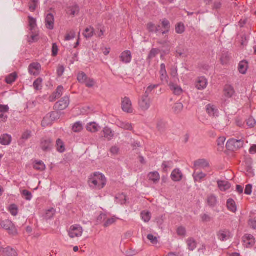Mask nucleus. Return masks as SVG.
I'll list each match as a JSON object with an SVG mask.
<instances>
[{
  "label": "nucleus",
  "mask_w": 256,
  "mask_h": 256,
  "mask_svg": "<svg viewBox=\"0 0 256 256\" xmlns=\"http://www.w3.org/2000/svg\"><path fill=\"white\" fill-rule=\"evenodd\" d=\"M210 166L208 162L205 159H199L194 162L195 169L198 168H204Z\"/></svg>",
  "instance_id": "16"
},
{
  "label": "nucleus",
  "mask_w": 256,
  "mask_h": 256,
  "mask_svg": "<svg viewBox=\"0 0 256 256\" xmlns=\"http://www.w3.org/2000/svg\"><path fill=\"white\" fill-rule=\"evenodd\" d=\"M184 106L180 102H177L174 105L172 110L176 114H178L182 110Z\"/></svg>",
  "instance_id": "40"
},
{
  "label": "nucleus",
  "mask_w": 256,
  "mask_h": 256,
  "mask_svg": "<svg viewBox=\"0 0 256 256\" xmlns=\"http://www.w3.org/2000/svg\"><path fill=\"white\" fill-rule=\"evenodd\" d=\"M173 166L172 161H164L163 162L162 167L164 172H167L168 169H170Z\"/></svg>",
  "instance_id": "46"
},
{
  "label": "nucleus",
  "mask_w": 256,
  "mask_h": 256,
  "mask_svg": "<svg viewBox=\"0 0 256 256\" xmlns=\"http://www.w3.org/2000/svg\"><path fill=\"white\" fill-rule=\"evenodd\" d=\"M162 28L164 29V30L162 32V34H164L168 32L170 28V22L168 20L164 18L162 20Z\"/></svg>",
  "instance_id": "32"
},
{
  "label": "nucleus",
  "mask_w": 256,
  "mask_h": 256,
  "mask_svg": "<svg viewBox=\"0 0 256 256\" xmlns=\"http://www.w3.org/2000/svg\"><path fill=\"white\" fill-rule=\"evenodd\" d=\"M83 231L82 228L80 225L74 224L70 227L68 232V235L70 238H74L81 236Z\"/></svg>",
  "instance_id": "4"
},
{
  "label": "nucleus",
  "mask_w": 256,
  "mask_h": 256,
  "mask_svg": "<svg viewBox=\"0 0 256 256\" xmlns=\"http://www.w3.org/2000/svg\"><path fill=\"white\" fill-rule=\"evenodd\" d=\"M151 101L150 98H140L138 101V106L142 110H147L150 106Z\"/></svg>",
  "instance_id": "10"
},
{
  "label": "nucleus",
  "mask_w": 256,
  "mask_h": 256,
  "mask_svg": "<svg viewBox=\"0 0 256 256\" xmlns=\"http://www.w3.org/2000/svg\"><path fill=\"white\" fill-rule=\"evenodd\" d=\"M185 27L183 24L178 23L176 26V32L178 34H182L184 32Z\"/></svg>",
  "instance_id": "50"
},
{
  "label": "nucleus",
  "mask_w": 256,
  "mask_h": 256,
  "mask_svg": "<svg viewBox=\"0 0 256 256\" xmlns=\"http://www.w3.org/2000/svg\"><path fill=\"white\" fill-rule=\"evenodd\" d=\"M46 26L47 28L52 30L54 27V15L49 13L46 16Z\"/></svg>",
  "instance_id": "14"
},
{
  "label": "nucleus",
  "mask_w": 256,
  "mask_h": 256,
  "mask_svg": "<svg viewBox=\"0 0 256 256\" xmlns=\"http://www.w3.org/2000/svg\"><path fill=\"white\" fill-rule=\"evenodd\" d=\"M116 221V219L114 218H110L108 219L104 222V227H108L112 224H114Z\"/></svg>",
  "instance_id": "63"
},
{
  "label": "nucleus",
  "mask_w": 256,
  "mask_h": 256,
  "mask_svg": "<svg viewBox=\"0 0 256 256\" xmlns=\"http://www.w3.org/2000/svg\"><path fill=\"white\" fill-rule=\"evenodd\" d=\"M88 78L84 72H81L78 74V80L79 82L84 84V82Z\"/></svg>",
  "instance_id": "55"
},
{
  "label": "nucleus",
  "mask_w": 256,
  "mask_h": 256,
  "mask_svg": "<svg viewBox=\"0 0 256 256\" xmlns=\"http://www.w3.org/2000/svg\"><path fill=\"white\" fill-rule=\"evenodd\" d=\"M244 241L246 243V248L252 247L255 244V238L250 234H246L244 236Z\"/></svg>",
  "instance_id": "15"
},
{
  "label": "nucleus",
  "mask_w": 256,
  "mask_h": 256,
  "mask_svg": "<svg viewBox=\"0 0 256 256\" xmlns=\"http://www.w3.org/2000/svg\"><path fill=\"white\" fill-rule=\"evenodd\" d=\"M148 178L154 184L158 183L160 180V174L157 172H150L148 175Z\"/></svg>",
  "instance_id": "22"
},
{
  "label": "nucleus",
  "mask_w": 256,
  "mask_h": 256,
  "mask_svg": "<svg viewBox=\"0 0 256 256\" xmlns=\"http://www.w3.org/2000/svg\"><path fill=\"white\" fill-rule=\"evenodd\" d=\"M21 194L26 200H30L32 198V192L26 190L21 191Z\"/></svg>",
  "instance_id": "45"
},
{
  "label": "nucleus",
  "mask_w": 256,
  "mask_h": 256,
  "mask_svg": "<svg viewBox=\"0 0 256 256\" xmlns=\"http://www.w3.org/2000/svg\"><path fill=\"white\" fill-rule=\"evenodd\" d=\"M52 144L51 138H44L41 140L40 148L44 152H50L52 150Z\"/></svg>",
  "instance_id": "7"
},
{
  "label": "nucleus",
  "mask_w": 256,
  "mask_h": 256,
  "mask_svg": "<svg viewBox=\"0 0 256 256\" xmlns=\"http://www.w3.org/2000/svg\"><path fill=\"white\" fill-rule=\"evenodd\" d=\"M32 136L31 132L30 130H26L25 132L22 136V140L26 141L29 139Z\"/></svg>",
  "instance_id": "61"
},
{
  "label": "nucleus",
  "mask_w": 256,
  "mask_h": 256,
  "mask_svg": "<svg viewBox=\"0 0 256 256\" xmlns=\"http://www.w3.org/2000/svg\"><path fill=\"white\" fill-rule=\"evenodd\" d=\"M17 77L16 73L12 72L6 78V82L8 84H12L15 82Z\"/></svg>",
  "instance_id": "37"
},
{
  "label": "nucleus",
  "mask_w": 256,
  "mask_h": 256,
  "mask_svg": "<svg viewBox=\"0 0 256 256\" xmlns=\"http://www.w3.org/2000/svg\"><path fill=\"white\" fill-rule=\"evenodd\" d=\"M83 125L82 122H78L74 123L72 126V130L75 132H80L83 128Z\"/></svg>",
  "instance_id": "43"
},
{
  "label": "nucleus",
  "mask_w": 256,
  "mask_h": 256,
  "mask_svg": "<svg viewBox=\"0 0 256 256\" xmlns=\"http://www.w3.org/2000/svg\"><path fill=\"white\" fill-rule=\"evenodd\" d=\"M147 238L152 244H157L158 242V238L156 236H154L152 234H148L147 236Z\"/></svg>",
  "instance_id": "59"
},
{
  "label": "nucleus",
  "mask_w": 256,
  "mask_h": 256,
  "mask_svg": "<svg viewBox=\"0 0 256 256\" xmlns=\"http://www.w3.org/2000/svg\"><path fill=\"white\" fill-rule=\"evenodd\" d=\"M230 60V54L226 50L223 51L220 60L222 65L226 64Z\"/></svg>",
  "instance_id": "28"
},
{
  "label": "nucleus",
  "mask_w": 256,
  "mask_h": 256,
  "mask_svg": "<svg viewBox=\"0 0 256 256\" xmlns=\"http://www.w3.org/2000/svg\"><path fill=\"white\" fill-rule=\"evenodd\" d=\"M230 232L228 230L222 229L217 232L218 239L221 242H226L230 238Z\"/></svg>",
  "instance_id": "9"
},
{
  "label": "nucleus",
  "mask_w": 256,
  "mask_h": 256,
  "mask_svg": "<svg viewBox=\"0 0 256 256\" xmlns=\"http://www.w3.org/2000/svg\"><path fill=\"white\" fill-rule=\"evenodd\" d=\"M226 207L228 210L232 212L237 211V207L234 200L232 198H229L226 202Z\"/></svg>",
  "instance_id": "24"
},
{
  "label": "nucleus",
  "mask_w": 256,
  "mask_h": 256,
  "mask_svg": "<svg viewBox=\"0 0 256 256\" xmlns=\"http://www.w3.org/2000/svg\"><path fill=\"white\" fill-rule=\"evenodd\" d=\"M56 148L58 152H64V143L61 139L58 138L56 140Z\"/></svg>",
  "instance_id": "42"
},
{
  "label": "nucleus",
  "mask_w": 256,
  "mask_h": 256,
  "mask_svg": "<svg viewBox=\"0 0 256 256\" xmlns=\"http://www.w3.org/2000/svg\"><path fill=\"white\" fill-rule=\"evenodd\" d=\"M244 140L232 138L229 140L226 144V148L228 150L232 151L237 150L243 147Z\"/></svg>",
  "instance_id": "3"
},
{
  "label": "nucleus",
  "mask_w": 256,
  "mask_h": 256,
  "mask_svg": "<svg viewBox=\"0 0 256 256\" xmlns=\"http://www.w3.org/2000/svg\"><path fill=\"white\" fill-rule=\"evenodd\" d=\"M58 115V112H52L47 114L45 117L44 118L42 122V126L43 127H46L50 126L53 122L56 120Z\"/></svg>",
  "instance_id": "5"
},
{
  "label": "nucleus",
  "mask_w": 256,
  "mask_h": 256,
  "mask_svg": "<svg viewBox=\"0 0 256 256\" xmlns=\"http://www.w3.org/2000/svg\"><path fill=\"white\" fill-rule=\"evenodd\" d=\"M170 89L172 92L173 94L176 96H180L182 92V90L181 87L176 84L170 82L168 84Z\"/></svg>",
  "instance_id": "17"
},
{
  "label": "nucleus",
  "mask_w": 256,
  "mask_h": 256,
  "mask_svg": "<svg viewBox=\"0 0 256 256\" xmlns=\"http://www.w3.org/2000/svg\"><path fill=\"white\" fill-rule=\"evenodd\" d=\"M218 186L220 189L222 191H225L230 188V184L226 181L218 180Z\"/></svg>",
  "instance_id": "30"
},
{
  "label": "nucleus",
  "mask_w": 256,
  "mask_h": 256,
  "mask_svg": "<svg viewBox=\"0 0 256 256\" xmlns=\"http://www.w3.org/2000/svg\"><path fill=\"white\" fill-rule=\"evenodd\" d=\"M122 108L123 111L128 113H132L133 109L132 104L130 99L128 98L125 97L122 102Z\"/></svg>",
  "instance_id": "8"
},
{
  "label": "nucleus",
  "mask_w": 256,
  "mask_h": 256,
  "mask_svg": "<svg viewBox=\"0 0 256 256\" xmlns=\"http://www.w3.org/2000/svg\"><path fill=\"white\" fill-rule=\"evenodd\" d=\"M33 168L37 170L42 172L46 169V165L42 160H35L33 162Z\"/></svg>",
  "instance_id": "26"
},
{
  "label": "nucleus",
  "mask_w": 256,
  "mask_h": 256,
  "mask_svg": "<svg viewBox=\"0 0 256 256\" xmlns=\"http://www.w3.org/2000/svg\"><path fill=\"white\" fill-rule=\"evenodd\" d=\"M116 198L118 200V202L121 204H126L128 200L126 196L124 194H118L116 196Z\"/></svg>",
  "instance_id": "44"
},
{
  "label": "nucleus",
  "mask_w": 256,
  "mask_h": 256,
  "mask_svg": "<svg viewBox=\"0 0 256 256\" xmlns=\"http://www.w3.org/2000/svg\"><path fill=\"white\" fill-rule=\"evenodd\" d=\"M30 38L28 40V42L30 43L34 42L38 40V35L36 34H34V30L32 32H30Z\"/></svg>",
  "instance_id": "56"
},
{
  "label": "nucleus",
  "mask_w": 256,
  "mask_h": 256,
  "mask_svg": "<svg viewBox=\"0 0 256 256\" xmlns=\"http://www.w3.org/2000/svg\"><path fill=\"white\" fill-rule=\"evenodd\" d=\"M94 32V28L92 26H90L85 28L83 32V36L86 38H90L93 36Z\"/></svg>",
  "instance_id": "27"
},
{
  "label": "nucleus",
  "mask_w": 256,
  "mask_h": 256,
  "mask_svg": "<svg viewBox=\"0 0 256 256\" xmlns=\"http://www.w3.org/2000/svg\"><path fill=\"white\" fill-rule=\"evenodd\" d=\"M208 84V82L206 79L204 77L199 78L196 82V86L200 90H202L204 89Z\"/></svg>",
  "instance_id": "18"
},
{
  "label": "nucleus",
  "mask_w": 256,
  "mask_h": 256,
  "mask_svg": "<svg viewBox=\"0 0 256 256\" xmlns=\"http://www.w3.org/2000/svg\"><path fill=\"white\" fill-rule=\"evenodd\" d=\"M207 202L209 206L214 207L217 204L216 197L213 194L208 196L207 198Z\"/></svg>",
  "instance_id": "33"
},
{
  "label": "nucleus",
  "mask_w": 256,
  "mask_h": 256,
  "mask_svg": "<svg viewBox=\"0 0 256 256\" xmlns=\"http://www.w3.org/2000/svg\"><path fill=\"white\" fill-rule=\"evenodd\" d=\"M12 142V136L8 134H4L0 138V143L3 146H8Z\"/></svg>",
  "instance_id": "23"
},
{
  "label": "nucleus",
  "mask_w": 256,
  "mask_h": 256,
  "mask_svg": "<svg viewBox=\"0 0 256 256\" xmlns=\"http://www.w3.org/2000/svg\"><path fill=\"white\" fill-rule=\"evenodd\" d=\"M2 252L4 256H18V254L16 250L10 246L2 248Z\"/></svg>",
  "instance_id": "21"
},
{
  "label": "nucleus",
  "mask_w": 256,
  "mask_h": 256,
  "mask_svg": "<svg viewBox=\"0 0 256 256\" xmlns=\"http://www.w3.org/2000/svg\"><path fill=\"white\" fill-rule=\"evenodd\" d=\"M224 96L228 98H232L235 93L234 88L229 84H226L224 86Z\"/></svg>",
  "instance_id": "19"
},
{
  "label": "nucleus",
  "mask_w": 256,
  "mask_h": 256,
  "mask_svg": "<svg viewBox=\"0 0 256 256\" xmlns=\"http://www.w3.org/2000/svg\"><path fill=\"white\" fill-rule=\"evenodd\" d=\"M18 208L16 205L13 204H11L9 208V212L12 215L16 216L18 214Z\"/></svg>",
  "instance_id": "53"
},
{
  "label": "nucleus",
  "mask_w": 256,
  "mask_h": 256,
  "mask_svg": "<svg viewBox=\"0 0 256 256\" xmlns=\"http://www.w3.org/2000/svg\"><path fill=\"white\" fill-rule=\"evenodd\" d=\"M206 174L202 172H196L193 174V177L195 182H201L202 180L206 176Z\"/></svg>",
  "instance_id": "36"
},
{
  "label": "nucleus",
  "mask_w": 256,
  "mask_h": 256,
  "mask_svg": "<svg viewBox=\"0 0 256 256\" xmlns=\"http://www.w3.org/2000/svg\"><path fill=\"white\" fill-rule=\"evenodd\" d=\"M28 26L30 27V30L31 32H32L33 30H35V28L36 27V20L35 18L31 16H28Z\"/></svg>",
  "instance_id": "34"
},
{
  "label": "nucleus",
  "mask_w": 256,
  "mask_h": 256,
  "mask_svg": "<svg viewBox=\"0 0 256 256\" xmlns=\"http://www.w3.org/2000/svg\"><path fill=\"white\" fill-rule=\"evenodd\" d=\"M41 69V66L38 63H32L28 66V72L30 74L34 76L39 74Z\"/></svg>",
  "instance_id": "12"
},
{
  "label": "nucleus",
  "mask_w": 256,
  "mask_h": 256,
  "mask_svg": "<svg viewBox=\"0 0 256 256\" xmlns=\"http://www.w3.org/2000/svg\"><path fill=\"white\" fill-rule=\"evenodd\" d=\"M256 124V120L252 117L249 118L246 120V124L248 126H249L250 128H254L255 125Z\"/></svg>",
  "instance_id": "57"
},
{
  "label": "nucleus",
  "mask_w": 256,
  "mask_h": 256,
  "mask_svg": "<svg viewBox=\"0 0 256 256\" xmlns=\"http://www.w3.org/2000/svg\"><path fill=\"white\" fill-rule=\"evenodd\" d=\"M104 137L108 140H110L114 136V133L112 130L108 127H106L103 130Z\"/></svg>",
  "instance_id": "35"
},
{
  "label": "nucleus",
  "mask_w": 256,
  "mask_h": 256,
  "mask_svg": "<svg viewBox=\"0 0 256 256\" xmlns=\"http://www.w3.org/2000/svg\"><path fill=\"white\" fill-rule=\"evenodd\" d=\"M141 216L144 222H148L150 220V213L149 212H142L141 213Z\"/></svg>",
  "instance_id": "51"
},
{
  "label": "nucleus",
  "mask_w": 256,
  "mask_h": 256,
  "mask_svg": "<svg viewBox=\"0 0 256 256\" xmlns=\"http://www.w3.org/2000/svg\"><path fill=\"white\" fill-rule=\"evenodd\" d=\"M177 234L180 236H185L186 234V228L183 226H180L177 229Z\"/></svg>",
  "instance_id": "62"
},
{
  "label": "nucleus",
  "mask_w": 256,
  "mask_h": 256,
  "mask_svg": "<svg viewBox=\"0 0 256 256\" xmlns=\"http://www.w3.org/2000/svg\"><path fill=\"white\" fill-rule=\"evenodd\" d=\"M159 52V50L157 48H152L150 51L148 56V60H150L154 58Z\"/></svg>",
  "instance_id": "52"
},
{
  "label": "nucleus",
  "mask_w": 256,
  "mask_h": 256,
  "mask_svg": "<svg viewBox=\"0 0 256 256\" xmlns=\"http://www.w3.org/2000/svg\"><path fill=\"white\" fill-rule=\"evenodd\" d=\"M118 126L124 130H132V126L131 124L126 122H120L118 124Z\"/></svg>",
  "instance_id": "41"
},
{
  "label": "nucleus",
  "mask_w": 256,
  "mask_h": 256,
  "mask_svg": "<svg viewBox=\"0 0 256 256\" xmlns=\"http://www.w3.org/2000/svg\"><path fill=\"white\" fill-rule=\"evenodd\" d=\"M54 108L56 111V112L64 110V100L63 98L55 104Z\"/></svg>",
  "instance_id": "38"
},
{
  "label": "nucleus",
  "mask_w": 256,
  "mask_h": 256,
  "mask_svg": "<svg viewBox=\"0 0 256 256\" xmlns=\"http://www.w3.org/2000/svg\"><path fill=\"white\" fill-rule=\"evenodd\" d=\"M84 84H85L87 87L92 88L94 85L95 82L93 79L88 78Z\"/></svg>",
  "instance_id": "60"
},
{
  "label": "nucleus",
  "mask_w": 256,
  "mask_h": 256,
  "mask_svg": "<svg viewBox=\"0 0 256 256\" xmlns=\"http://www.w3.org/2000/svg\"><path fill=\"white\" fill-rule=\"evenodd\" d=\"M76 36V32L74 30H70L68 32L65 36V40H70L74 38Z\"/></svg>",
  "instance_id": "58"
},
{
  "label": "nucleus",
  "mask_w": 256,
  "mask_h": 256,
  "mask_svg": "<svg viewBox=\"0 0 256 256\" xmlns=\"http://www.w3.org/2000/svg\"><path fill=\"white\" fill-rule=\"evenodd\" d=\"M160 78L162 82L168 83V76L166 71H160Z\"/></svg>",
  "instance_id": "54"
},
{
  "label": "nucleus",
  "mask_w": 256,
  "mask_h": 256,
  "mask_svg": "<svg viewBox=\"0 0 256 256\" xmlns=\"http://www.w3.org/2000/svg\"><path fill=\"white\" fill-rule=\"evenodd\" d=\"M80 10L79 6L76 3L72 2L67 4L65 12L68 16L74 18L79 13Z\"/></svg>",
  "instance_id": "6"
},
{
  "label": "nucleus",
  "mask_w": 256,
  "mask_h": 256,
  "mask_svg": "<svg viewBox=\"0 0 256 256\" xmlns=\"http://www.w3.org/2000/svg\"><path fill=\"white\" fill-rule=\"evenodd\" d=\"M146 29L150 32L158 33V30L156 29V26L152 22H148L146 24Z\"/></svg>",
  "instance_id": "49"
},
{
  "label": "nucleus",
  "mask_w": 256,
  "mask_h": 256,
  "mask_svg": "<svg viewBox=\"0 0 256 256\" xmlns=\"http://www.w3.org/2000/svg\"><path fill=\"white\" fill-rule=\"evenodd\" d=\"M206 112L210 116H217L218 114V110L212 104H208L206 106Z\"/></svg>",
  "instance_id": "29"
},
{
  "label": "nucleus",
  "mask_w": 256,
  "mask_h": 256,
  "mask_svg": "<svg viewBox=\"0 0 256 256\" xmlns=\"http://www.w3.org/2000/svg\"><path fill=\"white\" fill-rule=\"evenodd\" d=\"M55 212H56V210L53 208H50V209L46 210V214L44 216V218L46 220L51 219L52 218H53L54 215V214Z\"/></svg>",
  "instance_id": "47"
},
{
  "label": "nucleus",
  "mask_w": 256,
  "mask_h": 256,
  "mask_svg": "<svg viewBox=\"0 0 256 256\" xmlns=\"http://www.w3.org/2000/svg\"><path fill=\"white\" fill-rule=\"evenodd\" d=\"M64 91V88L62 86H58L56 90L52 95L49 97L48 100L50 102H52L55 101L56 99L59 98L62 95Z\"/></svg>",
  "instance_id": "11"
},
{
  "label": "nucleus",
  "mask_w": 256,
  "mask_h": 256,
  "mask_svg": "<svg viewBox=\"0 0 256 256\" xmlns=\"http://www.w3.org/2000/svg\"><path fill=\"white\" fill-rule=\"evenodd\" d=\"M226 138L224 136L220 137L217 140L218 146L219 147L223 148L224 142H225V141H226Z\"/></svg>",
  "instance_id": "64"
},
{
  "label": "nucleus",
  "mask_w": 256,
  "mask_h": 256,
  "mask_svg": "<svg viewBox=\"0 0 256 256\" xmlns=\"http://www.w3.org/2000/svg\"><path fill=\"white\" fill-rule=\"evenodd\" d=\"M120 62L124 64H129L132 61V56L131 52L126 50L123 52L120 56Z\"/></svg>",
  "instance_id": "13"
},
{
  "label": "nucleus",
  "mask_w": 256,
  "mask_h": 256,
  "mask_svg": "<svg viewBox=\"0 0 256 256\" xmlns=\"http://www.w3.org/2000/svg\"><path fill=\"white\" fill-rule=\"evenodd\" d=\"M88 182L91 188L101 190L106 186V179L102 173L95 172L91 174Z\"/></svg>",
  "instance_id": "1"
},
{
  "label": "nucleus",
  "mask_w": 256,
  "mask_h": 256,
  "mask_svg": "<svg viewBox=\"0 0 256 256\" xmlns=\"http://www.w3.org/2000/svg\"><path fill=\"white\" fill-rule=\"evenodd\" d=\"M186 244L190 251H193L196 248V242L194 238H188L186 240Z\"/></svg>",
  "instance_id": "31"
},
{
  "label": "nucleus",
  "mask_w": 256,
  "mask_h": 256,
  "mask_svg": "<svg viewBox=\"0 0 256 256\" xmlns=\"http://www.w3.org/2000/svg\"><path fill=\"white\" fill-rule=\"evenodd\" d=\"M86 130L92 132H96L98 130V126L95 122H90L86 127Z\"/></svg>",
  "instance_id": "39"
},
{
  "label": "nucleus",
  "mask_w": 256,
  "mask_h": 256,
  "mask_svg": "<svg viewBox=\"0 0 256 256\" xmlns=\"http://www.w3.org/2000/svg\"><path fill=\"white\" fill-rule=\"evenodd\" d=\"M42 78H38L34 82V89L36 90H38L42 89Z\"/></svg>",
  "instance_id": "48"
},
{
  "label": "nucleus",
  "mask_w": 256,
  "mask_h": 256,
  "mask_svg": "<svg viewBox=\"0 0 256 256\" xmlns=\"http://www.w3.org/2000/svg\"><path fill=\"white\" fill-rule=\"evenodd\" d=\"M182 178V174L179 169L174 170L171 174V178L174 182H180Z\"/></svg>",
  "instance_id": "20"
},
{
  "label": "nucleus",
  "mask_w": 256,
  "mask_h": 256,
  "mask_svg": "<svg viewBox=\"0 0 256 256\" xmlns=\"http://www.w3.org/2000/svg\"><path fill=\"white\" fill-rule=\"evenodd\" d=\"M248 68V63L246 60L241 61L238 66V70L242 74H246Z\"/></svg>",
  "instance_id": "25"
},
{
  "label": "nucleus",
  "mask_w": 256,
  "mask_h": 256,
  "mask_svg": "<svg viewBox=\"0 0 256 256\" xmlns=\"http://www.w3.org/2000/svg\"><path fill=\"white\" fill-rule=\"evenodd\" d=\"M0 224L1 227L6 230L10 234L16 236L18 234L17 229L11 220H2Z\"/></svg>",
  "instance_id": "2"
}]
</instances>
